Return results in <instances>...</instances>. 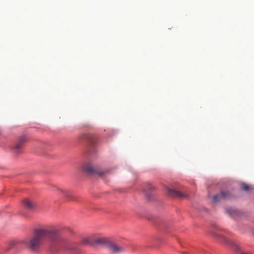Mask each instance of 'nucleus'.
<instances>
[{
    "instance_id": "obj_11",
    "label": "nucleus",
    "mask_w": 254,
    "mask_h": 254,
    "mask_svg": "<svg viewBox=\"0 0 254 254\" xmlns=\"http://www.w3.org/2000/svg\"><path fill=\"white\" fill-rule=\"evenodd\" d=\"M59 191L63 194L64 196L66 197H70V192L69 190L64 189H60Z\"/></svg>"
},
{
    "instance_id": "obj_17",
    "label": "nucleus",
    "mask_w": 254,
    "mask_h": 254,
    "mask_svg": "<svg viewBox=\"0 0 254 254\" xmlns=\"http://www.w3.org/2000/svg\"><path fill=\"white\" fill-rule=\"evenodd\" d=\"M253 235H254V230H253Z\"/></svg>"
},
{
    "instance_id": "obj_15",
    "label": "nucleus",
    "mask_w": 254,
    "mask_h": 254,
    "mask_svg": "<svg viewBox=\"0 0 254 254\" xmlns=\"http://www.w3.org/2000/svg\"><path fill=\"white\" fill-rule=\"evenodd\" d=\"M242 254H250L244 252V253H242Z\"/></svg>"
},
{
    "instance_id": "obj_1",
    "label": "nucleus",
    "mask_w": 254,
    "mask_h": 254,
    "mask_svg": "<svg viewBox=\"0 0 254 254\" xmlns=\"http://www.w3.org/2000/svg\"><path fill=\"white\" fill-rule=\"evenodd\" d=\"M46 238H48L53 244L59 243L60 240L58 231L52 227H49L36 229L31 237L22 240L21 243L29 249L34 250L42 245L43 240Z\"/></svg>"
},
{
    "instance_id": "obj_16",
    "label": "nucleus",
    "mask_w": 254,
    "mask_h": 254,
    "mask_svg": "<svg viewBox=\"0 0 254 254\" xmlns=\"http://www.w3.org/2000/svg\"><path fill=\"white\" fill-rule=\"evenodd\" d=\"M223 242H224V241H225V240H224V239L223 238Z\"/></svg>"
},
{
    "instance_id": "obj_14",
    "label": "nucleus",
    "mask_w": 254,
    "mask_h": 254,
    "mask_svg": "<svg viewBox=\"0 0 254 254\" xmlns=\"http://www.w3.org/2000/svg\"><path fill=\"white\" fill-rule=\"evenodd\" d=\"M226 212L229 214L230 215L233 216L234 214L235 213V211L233 209H228V208H227L226 209Z\"/></svg>"
},
{
    "instance_id": "obj_9",
    "label": "nucleus",
    "mask_w": 254,
    "mask_h": 254,
    "mask_svg": "<svg viewBox=\"0 0 254 254\" xmlns=\"http://www.w3.org/2000/svg\"><path fill=\"white\" fill-rule=\"evenodd\" d=\"M153 189L154 187L150 183L146 184L145 187L144 188V191L148 199H150L151 196V192Z\"/></svg>"
},
{
    "instance_id": "obj_18",
    "label": "nucleus",
    "mask_w": 254,
    "mask_h": 254,
    "mask_svg": "<svg viewBox=\"0 0 254 254\" xmlns=\"http://www.w3.org/2000/svg\"><path fill=\"white\" fill-rule=\"evenodd\" d=\"M1 134V131L0 130V135Z\"/></svg>"
},
{
    "instance_id": "obj_2",
    "label": "nucleus",
    "mask_w": 254,
    "mask_h": 254,
    "mask_svg": "<svg viewBox=\"0 0 254 254\" xmlns=\"http://www.w3.org/2000/svg\"><path fill=\"white\" fill-rule=\"evenodd\" d=\"M84 170L90 174L97 175L100 177H102L104 174V172L101 171L96 167H93L90 164H86L84 166Z\"/></svg>"
},
{
    "instance_id": "obj_10",
    "label": "nucleus",
    "mask_w": 254,
    "mask_h": 254,
    "mask_svg": "<svg viewBox=\"0 0 254 254\" xmlns=\"http://www.w3.org/2000/svg\"><path fill=\"white\" fill-rule=\"evenodd\" d=\"M18 242L16 240H11L8 243V249H11L17 246Z\"/></svg>"
},
{
    "instance_id": "obj_8",
    "label": "nucleus",
    "mask_w": 254,
    "mask_h": 254,
    "mask_svg": "<svg viewBox=\"0 0 254 254\" xmlns=\"http://www.w3.org/2000/svg\"><path fill=\"white\" fill-rule=\"evenodd\" d=\"M23 203L24 207L28 210H33L35 208V203L29 199H24Z\"/></svg>"
},
{
    "instance_id": "obj_4",
    "label": "nucleus",
    "mask_w": 254,
    "mask_h": 254,
    "mask_svg": "<svg viewBox=\"0 0 254 254\" xmlns=\"http://www.w3.org/2000/svg\"><path fill=\"white\" fill-rule=\"evenodd\" d=\"M25 141L26 138L25 136H22L20 137L18 141L12 147V150L13 153L15 154H19L21 153L23 144Z\"/></svg>"
},
{
    "instance_id": "obj_6",
    "label": "nucleus",
    "mask_w": 254,
    "mask_h": 254,
    "mask_svg": "<svg viewBox=\"0 0 254 254\" xmlns=\"http://www.w3.org/2000/svg\"><path fill=\"white\" fill-rule=\"evenodd\" d=\"M221 226L216 223H214L212 225L211 233L213 237L219 238H220Z\"/></svg>"
},
{
    "instance_id": "obj_13",
    "label": "nucleus",
    "mask_w": 254,
    "mask_h": 254,
    "mask_svg": "<svg viewBox=\"0 0 254 254\" xmlns=\"http://www.w3.org/2000/svg\"><path fill=\"white\" fill-rule=\"evenodd\" d=\"M222 197V192H220V194L213 196V202L216 203L219 201Z\"/></svg>"
},
{
    "instance_id": "obj_3",
    "label": "nucleus",
    "mask_w": 254,
    "mask_h": 254,
    "mask_svg": "<svg viewBox=\"0 0 254 254\" xmlns=\"http://www.w3.org/2000/svg\"><path fill=\"white\" fill-rule=\"evenodd\" d=\"M107 247L113 253L118 254L123 252L125 251V247L117 245L113 242L111 240L109 241Z\"/></svg>"
},
{
    "instance_id": "obj_12",
    "label": "nucleus",
    "mask_w": 254,
    "mask_h": 254,
    "mask_svg": "<svg viewBox=\"0 0 254 254\" xmlns=\"http://www.w3.org/2000/svg\"><path fill=\"white\" fill-rule=\"evenodd\" d=\"M241 188L244 190L246 191H249L251 189H252V188L251 186L245 184V183H242L241 185Z\"/></svg>"
},
{
    "instance_id": "obj_7",
    "label": "nucleus",
    "mask_w": 254,
    "mask_h": 254,
    "mask_svg": "<svg viewBox=\"0 0 254 254\" xmlns=\"http://www.w3.org/2000/svg\"><path fill=\"white\" fill-rule=\"evenodd\" d=\"M110 240L107 237H98L94 239V242L98 244L105 245L107 247Z\"/></svg>"
},
{
    "instance_id": "obj_5",
    "label": "nucleus",
    "mask_w": 254,
    "mask_h": 254,
    "mask_svg": "<svg viewBox=\"0 0 254 254\" xmlns=\"http://www.w3.org/2000/svg\"><path fill=\"white\" fill-rule=\"evenodd\" d=\"M167 195L170 197H177L180 198H187L188 196L176 190L171 189L169 188H167Z\"/></svg>"
}]
</instances>
